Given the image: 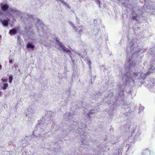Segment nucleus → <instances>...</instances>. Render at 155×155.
I'll return each instance as SVG.
<instances>
[{"mask_svg": "<svg viewBox=\"0 0 155 155\" xmlns=\"http://www.w3.org/2000/svg\"><path fill=\"white\" fill-rule=\"evenodd\" d=\"M3 86L2 87V88L4 90H6L8 87V84L7 83L3 84Z\"/></svg>", "mask_w": 155, "mask_h": 155, "instance_id": "obj_8", "label": "nucleus"}, {"mask_svg": "<svg viewBox=\"0 0 155 155\" xmlns=\"http://www.w3.org/2000/svg\"><path fill=\"white\" fill-rule=\"evenodd\" d=\"M139 73L138 72L134 73L133 74V76L135 77L137 76Z\"/></svg>", "mask_w": 155, "mask_h": 155, "instance_id": "obj_13", "label": "nucleus"}, {"mask_svg": "<svg viewBox=\"0 0 155 155\" xmlns=\"http://www.w3.org/2000/svg\"><path fill=\"white\" fill-rule=\"evenodd\" d=\"M62 50L64 52H66V53H71V52L69 50L68 48H66L65 46L64 45L62 46V47L61 48Z\"/></svg>", "mask_w": 155, "mask_h": 155, "instance_id": "obj_5", "label": "nucleus"}, {"mask_svg": "<svg viewBox=\"0 0 155 155\" xmlns=\"http://www.w3.org/2000/svg\"><path fill=\"white\" fill-rule=\"evenodd\" d=\"M19 36H18V38H19Z\"/></svg>", "mask_w": 155, "mask_h": 155, "instance_id": "obj_26", "label": "nucleus"}, {"mask_svg": "<svg viewBox=\"0 0 155 155\" xmlns=\"http://www.w3.org/2000/svg\"><path fill=\"white\" fill-rule=\"evenodd\" d=\"M61 2L62 3V2L64 1V0H60Z\"/></svg>", "mask_w": 155, "mask_h": 155, "instance_id": "obj_24", "label": "nucleus"}, {"mask_svg": "<svg viewBox=\"0 0 155 155\" xmlns=\"http://www.w3.org/2000/svg\"><path fill=\"white\" fill-rule=\"evenodd\" d=\"M67 7H68L69 8H71V7L68 4L66 6Z\"/></svg>", "mask_w": 155, "mask_h": 155, "instance_id": "obj_16", "label": "nucleus"}, {"mask_svg": "<svg viewBox=\"0 0 155 155\" xmlns=\"http://www.w3.org/2000/svg\"><path fill=\"white\" fill-rule=\"evenodd\" d=\"M97 2H98V4L100 5V0H97Z\"/></svg>", "mask_w": 155, "mask_h": 155, "instance_id": "obj_19", "label": "nucleus"}, {"mask_svg": "<svg viewBox=\"0 0 155 155\" xmlns=\"http://www.w3.org/2000/svg\"><path fill=\"white\" fill-rule=\"evenodd\" d=\"M9 21L10 19L9 18L2 20V18H0V22L4 27H8V22Z\"/></svg>", "mask_w": 155, "mask_h": 155, "instance_id": "obj_2", "label": "nucleus"}, {"mask_svg": "<svg viewBox=\"0 0 155 155\" xmlns=\"http://www.w3.org/2000/svg\"><path fill=\"white\" fill-rule=\"evenodd\" d=\"M66 2H65L64 1H63V2H62V3L64 5L65 4V3Z\"/></svg>", "mask_w": 155, "mask_h": 155, "instance_id": "obj_20", "label": "nucleus"}, {"mask_svg": "<svg viewBox=\"0 0 155 155\" xmlns=\"http://www.w3.org/2000/svg\"><path fill=\"white\" fill-rule=\"evenodd\" d=\"M1 10L3 12H6L9 8V6L7 4H0Z\"/></svg>", "mask_w": 155, "mask_h": 155, "instance_id": "obj_3", "label": "nucleus"}, {"mask_svg": "<svg viewBox=\"0 0 155 155\" xmlns=\"http://www.w3.org/2000/svg\"><path fill=\"white\" fill-rule=\"evenodd\" d=\"M68 23L71 26L74 28V30L76 32H77L78 34L80 36L84 32L85 28H83V26L82 25L76 27L71 22H68Z\"/></svg>", "mask_w": 155, "mask_h": 155, "instance_id": "obj_1", "label": "nucleus"}, {"mask_svg": "<svg viewBox=\"0 0 155 155\" xmlns=\"http://www.w3.org/2000/svg\"><path fill=\"white\" fill-rule=\"evenodd\" d=\"M9 62L11 64H12V60H9Z\"/></svg>", "mask_w": 155, "mask_h": 155, "instance_id": "obj_18", "label": "nucleus"}, {"mask_svg": "<svg viewBox=\"0 0 155 155\" xmlns=\"http://www.w3.org/2000/svg\"><path fill=\"white\" fill-rule=\"evenodd\" d=\"M137 15L133 16L132 18V19H133V20H135L136 21H137Z\"/></svg>", "mask_w": 155, "mask_h": 155, "instance_id": "obj_11", "label": "nucleus"}, {"mask_svg": "<svg viewBox=\"0 0 155 155\" xmlns=\"http://www.w3.org/2000/svg\"><path fill=\"white\" fill-rule=\"evenodd\" d=\"M17 33V30L15 29H12L9 30V33L11 35H15Z\"/></svg>", "mask_w": 155, "mask_h": 155, "instance_id": "obj_6", "label": "nucleus"}, {"mask_svg": "<svg viewBox=\"0 0 155 155\" xmlns=\"http://www.w3.org/2000/svg\"><path fill=\"white\" fill-rule=\"evenodd\" d=\"M27 48H31V49H33L34 48V46L30 43H28L27 44L26 46Z\"/></svg>", "mask_w": 155, "mask_h": 155, "instance_id": "obj_7", "label": "nucleus"}, {"mask_svg": "<svg viewBox=\"0 0 155 155\" xmlns=\"http://www.w3.org/2000/svg\"><path fill=\"white\" fill-rule=\"evenodd\" d=\"M62 50L64 52H66V53H71V52L69 50L68 48H66L65 46L64 45L62 46V47L61 48Z\"/></svg>", "mask_w": 155, "mask_h": 155, "instance_id": "obj_4", "label": "nucleus"}, {"mask_svg": "<svg viewBox=\"0 0 155 155\" xmlns=\"http://www.w3.org/2000/svg\"><path fill=\"white\" fill-rule=\"evenodd\" d=\"M2 68V66L1 64H0V69H1Z\"/></svg>", "mask_w": 155, "mask_h": 155, "instance_id": "obj_21", "label": "nucleus"}, {"mask_svg": "<svg viewBox=\"0 0 155 155\" xmlns=\"http://www.w3.org/2000/svg\"><path fill=\"white\" fill-rule=\"evenodd\" d=\"M10 11L11 12H15V10L14 9H13V8H11L10 9Z\"/></svg>", "mask_w": 155, "mask_h": 155, "instance_id": "obj_14", "label": "nucleus"}, {"mask_svg": "<svg viewBox=\"0 0 155 155\" xmlns=\"http://www.w3.org/2000/svg\"><path fill=\"white\" fill-rule=\"evenodd\" d=\"M2 81L3 82H6L8 81V79L6 78V79H3L2 78L1 79Z\"/></svg>", "mask_w": 155, "mask_h": 155, "instance_id": "obj_12", "label": "nucleus"}, {"mask_svg": "<svg viewBox=\"0 0 155 155\" xmlns=\"http://www.w3.org/2000/svg\"><path fill=\"white\" fill-rule=\"evenodd\" d=\"M88 64H89V65H90L91 64V62L90 60H89L88 61Z\"/></svg>", "mask_w": 155, "mask_h": 155, "instance_id": "obj_17", "label": "nucleus"}, {"mask_svg": "<svg viewBox=\"0 0 155 155\" xmlns=\"http://www.w3.org/2000/svg\"><path fill=\"white\" fill-rule=\"evenodd\" d=\"M67 7H68L69 8H71V7L68 4L66 6Z\"/></svg>", "mask_w": 155, "mask_h": 155, "instance_id": "obj_15", "label": "nucleus"}, {"mask_svg": "<svg viewBox=\"0 0 155 155\" xmlns=\"http://www.w3.org/2000/svg\"><path fill=\"white\" fill-rule=\"evenodd\" d=\"M13 79L12 76H10L9 77V82L10 83H11L12 82Z\"/></svg>", "mask_w": 155, "mask_h": 155, "instance_id": "obj_10", "label": "nucleus"}, {"mask_svg": "<svg viewBox=\"0 0 155 155\" xmlns=\"http://www.w3.org/2000/svg\"><path fill=\"white\" fill-rule=\"evenodd\" d=\"M68 3H65V4L64 5L66 6L68 5Z\"/></svg>", "mask_w": 155, "mask_h": 155, "instance_id": "obj_23", "label": "nucleus"}, {"mask_svg": "<svg viewBox=\"0 0 155 155\" xmlns=\"http://www.w3.org/2000/svg\"><path fill=\"white\" fill-rule=\"evenodd\" d=\"M1 38V36L0 35V38Z\"/></svg>", "mask_w": 155, "mask_h": 155, "instance_id": "obj_25", "label": "nucleus"}, {"mask_svg": "<svg viewBox=\"0 0 155 155\" xmlns=\"http://www.w3.org/2000/svg\"><path fill=\"white\" fill-rule=\"evenodd\" d=\"M2 92L1 91H0V96H1L2 95Z\"/></svg>", "mask_w": 155, "mask_h": 155, "instance_id": "obj_22", "label": "nucleus"}, {"mask_svg": "<svg viewBox=\"0 0 155 155\" xmlns=\"http://www.w3.org/2000/svg\"><path fill=\"white\" fill-rule=\"evenodd\" d=\"M56 41L57 43H58L59 46L61 48L62 47V46H64V45H62V43L61 42L59 41L58 39H56Z\"/></svg>", "mask_w": 155, "mask_h": 155, "instance_id": "obj_9", "label": "nucleus"}]
</instances>
